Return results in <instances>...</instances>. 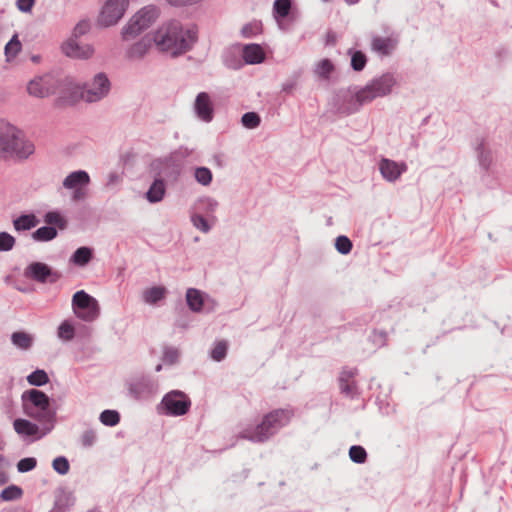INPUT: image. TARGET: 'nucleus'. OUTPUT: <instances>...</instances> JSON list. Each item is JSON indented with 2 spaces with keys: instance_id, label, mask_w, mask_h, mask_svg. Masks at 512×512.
Wrapping results in <instances>:
<instances>
[{
  "instance_id": "nucleus-1",
  "label": "nucleus",
  "mask_w": 512,
  "mask_h": 512,
  "mask_svg": "<svg viewBox=\"0 0 512 512\" xmlns=\"http://www.w3.org/2000/svg\"><path fill=\"white\" fill-rule=\"evenodd\" d=\"M153 40L159 50L177 55L189 50L196 42L197 29L191 26L184 30L179 22L171 21L156 31Z\"/></svg>"
},
{
  "instance_id": "nucleus-2",
  "label": "nucleus",
  "mask_w": 512,
  "mask_h": 512,
  "mask_svg": "<svg viewBox=\"0 0 512 512\" xmlns=\"http://www.w3.org/2000/svg\"><path fill=\"white\" fill-rule=\"evenodd\" d=\"M294 417V411L290 408L275 409L264 415L261 423L253 429H245L241 437L254 442H264L280 428L288 425Z\"/></svg>"
},
{
  "instance_id": "nucleus-3",
  "label": "nucleus",
  "mask_w": 512,
  "mask_h": 512,
  "mask_svg": "<svg viewBox=\"0 0 512 512\" xmlns=\"http://www.w3.org/2000/svg\"><path fill=\"white\" fill-rule=\"evenodd\" d=\"M33 152V145L25 142L21 132L10 124L0 126V158L15 154L26 157Z\"/></svg>"
},
{
  "instance_id": "nucleus-4",
  "label": "nucleus",
  "mask_w": 512,
  "mask_h": 512,
  "mask_svg": "<svg viewBox=\"0 0 512 512\" xmlns=\"http://www.w3.org/2000/svg\"><path fill=\"white\" fill-rule=\"evenodd\" d=\"M25 413L41 422H49L52 419L48 396L37 389L26 391L22 395Z\"/></svg>"
},
{
  "instance_id": "nucleus-5",
  "label": "nucleus",
  "mask_w": 512,
  "mask_h": 512,
  "mask_svg": "<svg viewBox=\"0 0 512 512\" xmlns=\"http://www.w3.org/2000/svg\"><path fill=\"white\" fill-rule=\"evenodd\" d=\"M159 9L156 6L148 5L135 13L122 29L123 40L135 38L145 29L149 28L158 18Z\"/></svg>"
},
{
  "instance_id": "nucleus-6",
  "label": "nucleus",
  "mask_w": 512,
  "mask_h": 512,
  "mask_svg": "<svg viewBox=\"0 0 512 512\" xmlns=\"http://www.w3.org/2000/svg\"><path fill=\"white\" fill-rule=\"evenodd\" d=\"M394 84V77L390 74H384L357 92L355 96L356 101L359 105H363L371 102L377 97H383L391 92Z\"/></svg>"
},
{
  "instance_id": "nucleus-7",
  "label": "nucleus",
  "mask_w": 512,
  "mask_h": 512,
  "mask_svg": "<svg viewBox=\"0 0 512 512\" xmlns=\"http://www.w3.org/2000/svg\"><path fill=\"white\" fill-rule=\"evenodd\" d=\"M72 308L75 315L84 321H93L99 315V304L97 300L84 290L77 291L73 295Z\"/></svg>"
},
{
  "instance_id": "nucleus-8",
  "label": "nucleus",
  "mask_w": 512,
  "mask_h": 512,
  "mask_svg": "<svg viewBox=\"0 0 512 512\" xmlns=\"http://www.w3.org/2000/svg\"><path fill=\"white\" fill-rule=\"evenodd\" d=\"M110 88L109 81L104 74L95 76L92 87L85 89L75 86V91L72 92L71 101L75 102L78 99H83L87 102H95L104 97Z\"/></svg>"
},
{
  "instance_id": "nucleus-9",
  "label": "nucleus",
  "mask_w": 512,
  "mask_h": 512,
  "mask_svg": "<svg viewBox=\"0 0 512 512\" xmlns=\"http://www.w3.org/2000/svg\"><path fill=\"white\" fill-rule=\"evenodd\" d=\"M129 0H106L98 17V23L103 27L117 24L123 17Z\"/></svg>"
},
{
  "instance_id": "nucleus-10",
  "label": "nucleus",
  "mask_w": 512,
  "mask_h": 512,
  "mask_svg": "<svg viewBox=\"0 0 512 512\" xmlns=\"http://www.w3.org/2000/svg\"><path fill=\"white\" fill-rule=\"evenodd\" d=\"M90 183V176L86 171L79 170L70 173L63 181L66 189L73 190L72 200L81 201L87 197V186Z\"/></svg>"
},
{
  "instance_id": "nucleus-11",
  "label": "nucleus",
  "mask_w": 512,
  "mask_h": 512,
  "mask_svg": "<svg viewBox=\"0 0 512 512\" xmlns=\"http://www.w3.org/2000/svg\"><path fill=\"white\" fill-rule=\"evenodd\" d=\"M162 404L168 414L175 416L186 414L191 406L189 398L181 391L167 393L162 400Z\"/></svg>"
},
{
  "instance_id": "nucleus-12",
  "label": "nucleus",
  "mask_w": 512,
  "mask_h": 512,
  "mask_svg": "<svg viewBox=\"0 0 512 512\" xmlns=\"http://www.w3.org/2000/svg\"><path fill=\"white\" fill-rule=\"evenodd\" d=\"M25 275L38 282H46L48 279L50 282H56L60 278V274L54 272L50 267L41 262L31 263L27 268Z\"/></svg>"
},
{
  "instance_id": "nucleus-13",
  "label": "nucleus",
  "mask_w": 512,
  "mask_h": 512,
  "mask_svg": "<svg viewBox=\"0 0 512 512\" xmlns=\"http://www.w3.org/2000/svg\"><path fill=\"white\" fill-rule=\"evenodd\" d=\"M29 95L44 98L54 93L52 78L49 76L37 77L32 79L27 85Z\"/></svg>"
},
{
  "instance_id": "nucleus-14",
  "label": "nucleus",
  "mask_w": 512,
  "mask_h": 512,
  "mask_svg": "<svg viewBox=\"0 0 512 512\" xmlns=\"http://www.w3.org/2000/svg\"><path fill=\"white\" fill-rule=\"evenodd\" d=\"M62 50L68 57L76 59H87L94 53V49L90 45H81L75 38L67 40L62 45Z\"/></svg>"
},
{
  "instance_id": "nucleus-15",
  "label": "nucleus",
  "mask_w": 512,
  "mask_h": 512,
  "mask_svg": "<svg viewBox=\"0 0 512 512\" xmlns=\"http://www.w3.org/2000/svg\"><path fill=\"white\" fill-rule=\"evenodd\" d=\"M379 169L386 180L395 181L406 171L407 167L404 163L399 164L389 159H382L379 164Z\"/></svg>"
},
{
  "instance_id": "nucleus-16",
  "label": "nucleus",
  "mask_w": 512,
  "mask_h": 512,
  "mask_svg": "<svg viewBox=\"0 0 512 512\" xmlns=\"http://www.w3.org/2000/svg\"><path fill=\"white\" fill-rule=\"evenodd\" d=\"M195 110L199 118L203 121L209 122L213 117V108L210 97L207 93L201 92L198 94L195 101Z\"/></svg>"
},
{
  "instance_id": "nucleus-17",
  "label": "nucleus",
  "mask_w": 512,
  "mask_h": 512,
  "mask_svg": "<svg viewBox=\"0 0 512 512\" xmlns=\"http://www.w3.org/2000/svg\"><path fill=\"white\" fill-rule=\"evenodd\" d=\"M243 58L248 64H258L264 60L265 53L260 45L248 44L243 48Z\"/></svg>"
},
{
  "instance_id": "nucleus-18",
  "label": "nucleus",
  "mask_w": 512,
  "mask_h": 512,
  "mask_svg": "<svg viewBox=\"0 0 512 512\" xmlns=\"http://www.w3.org/2000/svg\"><path fill=\"white\" fill-rule=\"evenodd\" d=\"M396 41L391 37H374L372 49L381 55H388L395 48Z\"/></svg>"
},
{
  "instance_id": "nucleus-19",
  "label": "nucleus",
  "mask_w": 512,
  "mask_h": 512,
  "mask_svg": "<svg viewBox=\"0 0 512 512\" xmlns=\"http://www.w3.org/2000/svg\"><path fill=\"white\" fill-rule=\"evenodd\" d=\"M14 430L19 435L34 436L38 433V426L26 419H16L13 423Z\"/></svg>"
},
{
  "instance_id": "nucleus-20",
  "label": "nucleus",
  "mask_w": 512,
  "mask_h": 512,
  "mask_svg": "<svg viewBox=\"0 0 512 512\" xmlns=\"http://www.w3.org/2000/svg\"><path fill=\"white\" fill-rule=\"evenodd\" d=\"M166 292L163 286H153L143 291V299L148 304H155L165 297Z\"/></svg>"
},
{
  "instance_id": "nucleus-21",
  "label": "nucleus",
  "mask_w": 512,
  "mask_h": 512,
  "mask_svg": "<svg viewBox=\"0 0 512 512\" xmlns=\"http://www.w3.org/2000/svg\"><path fill=\"white\" fill-rule=\"evenodd\" d=\"M186 301L192 311L199 312L203 307V296L197 289L189 288L187 290Z\"/></svg>"
},
{
  "instance_id": "nucleus-22",
  "label": "nucleus",
  "mask_w": 512,
  "mask_h": 512,
  "mask_svg": "<svg viewBox=\"0 0 512 512\" xmlns=\"http://www.w3.org/2000/svg\"><path fill=\"white\" fill-rule=\"evenodd\" d=\"M151 46V40L148 37H144L139 42L135 43L128 51L130 58H141L143 57Z\"/></svg>"
},
{
  "instance_id": "nucleus-23",
  "label": "nucleus",
  "mask_w": 512,
  "mask_h": 512,
  "mask_svg": "<svg viewBox=\"0 0 512 512\" xmlns=\"http://www.w3.org/2000/svg\"><path fill=\"white\" fill-rule=\"evenodd\" d=\"M165 193V185L162 180H155L147 192V199L152 202H158L162 200Z\"/></svg>"
},
{
  "instance_id": "nucleus-24",
  "label": "nucleus",
  "mask_w": 512,
  "mask_h": 512,
  "mask_svg": "<svg viewBox=\"0 0 512 512\" xmlns=\"http://www.w3.org/2000/svg\"><path fill=\"white\" fill-rule=\"evenodd\" d=\"M352 371H344L340 377V389L347 395H352L356 389Z\"/></svg>"
},
{
  "instance_id": "nucleus-25",
  "label": "nucleus",
  "mask_w": 512,
  "mask_h": 512,
  "mask_svg": "<svg viewBox=\"0 0 512 512\" xmlns=\"http://www.w3.org/2000/svg\"><path fill=\"white\" fill-rule=\"evenodd\" d=\"M38 223V220L33 214L29 215H22L14 220V228L17 231L21 230H29L31 228H34Z\"/></svg>"
},
{
  "instance_id": "nucleus-26",
  "label": "nucleus",
  "mask_w": 512,
  "mask_h": 512,
  "mask_svg": "<svg viewBox=\"0 0 512 512\" xmlns=\"http://www.w3.org/2000/svg\"><path fill=\"white\" fill-rule=\"evenodd\" d=\"M92 258V251L87 247L78 248L72 258L71 261L78 266L86 265Z\"/></svg>"
},
{
  "instance_id": "nucleus-27",
  "label": "nucleus",
  "mask_w": 512,
  "mask_h": 512,
  "mask_svg": "<svg viewBox=\"0 0 512 512\" xmlns=\"http://www.w3.org/2000/svg\"><path fill=\"white\" fill-rule=\"evenodd\" d=\"M21 50V42L18 35H14L5 46V56L7 61L14 59Z\"/></svg>"
},
{
  "instance_id": "nucleus-28",
  "label": "nucleus",
  "mask_w": 512,
  "mask_h": 512,
  "mask_svg": "<svg viewBox=\"0 0 512 512\" xmlns=\"http://www.w3.org/2000/svg\"><path fill=\"white\" fill-rule=\"evenodd\" d=\"M32 236L36 241H50L57 236V231L54 227L44 226L37 229Z\"/></svg>"
},
{
  "instance_id": "nucleus-29",
  "label": "nucleus",
  "mask_w": 512,
  "mask_h": 512,
  "mask_svg": "<svg viewBox=\"0 0 512 512\" xmlns=\"http://www.w3.org/2000/svg\"><path fill=\"white\" fill-rule=\"evenodd\" d=\"M22 489L16 485H10L2 490L0 497L3 501H12L22 496Z\"/></svg>"
},
{
  "instance_id": "nucleus-30",
  "label": "nucleus",
  "mask_w": 512,
  "mask_h": 512,
  "mask_svg": "<svg viewBox=\"0 0 512 512\" xmlns=\"http://www.w3.org/2000/svg\"><path fill=\"white\" fill-rule=\"evenodd\" d=\"M100 421L106 426H115L120 421V415L115 410H104L100 414Z\"/></svg>"
},
{
  "instance_id": "nucleus-31",
  "label": "nucleus",
  "mask_w": 512,
  "mask_h": 512,
  "mask_svg": "<svg viewBox=\"0 0 512 512\" xmlns=\"http://www.w3.org/2000/svg\"><path fill=\"white\" fill-rule=\"evenodd\" d=\"M29 384L34 386H42L48 383L49 378L44 370H36L27 377Z\"/></svg>"
},
{
  "instance_id": "nucleus-32",
  "label": "nucleus",
  "mask_w": 512,
  "mask_h": 512,
  "mask_svg": "<svg viewBox=\"0 0 512 512\" xmlns=\"http://www.w3.org/2000/svg\"><path fill=\"white\" fill-rule=\"evenodd\" d=\"M12 342L22 349H27L31 345L32 339L24 332H15L12 334Z\"/></svg>"
},
{
  "instance_id": "nucleus-33",
  "label": "nucleus",
  "mask_w": 512,
  "mask_h": 512,
  "mask_svg": "<svg viewBox=\"0 0 512 512\" xmlns=\"http://www.w3.org/2000/svg\"><path fill=\"white\" fill-rule=\"evenodd\" d=\"M242 125L248 129H254L260 124V117L255 112H247L241 118Z\"/></svg>"
},
{
  "instance_id": "nucleus-34",
  "label": "nucleus",
  "mask_w": 512,
  "mask_h": 512,
  "mask_svg": "<svg viewBox=\"0 0 512 512\" xmlns=\"http://www.w3.org/2000/svg\"><path fill=\"white\" fill-rule=\"evenodd\" d=\"M349 456L355 463H364L367 458V453L362 446L354 445L349 449Z\"/></svg>"
},
{
  "instance_id": "nucleus-35",
  "label": "nucleus",
  "mask_w": 512,
  "mask_h": 512,
  "mask_svg": "<svg viewBox=\"0 0 512 512\" xmlns=\"http://www.w3.org/2000/svg\"><path fill=\"white\" fill-rule=\"evenodd\" d=\"M45 222L49 225H56L60 229H64L66 226L65 219L62 217L60 213L55 211L48 212L45 215Z\"/></svg>"
},
{
  "instance_id": "nucleus-36",
  "label": "nucleus",
  "mask_w": 512,
  "mask_h": 512,
  "mask_svg": "<svg viewBox=\"0 0 512 512\" xmlns=\"http://www.w3.org/2000/svg\"><path fill=\"white\" fill-rule=\"evenodd\" d=\"M195 179L202 185H209L212 181V173L206 167H199L195 170Z\"/></svg>"
},
{
  "instance_id": "nucleus-37",
  "label": "nucleus",
  "mask_w": 512,
  "mask_h": 512,
  "mask_svg": "<svg viewBox=\"0 0 512 512\" xmlns=\"http://www.w3.org/2000/svg\"><path fill=\"white\" fill-rule=\"evenodd\" d=\"M335 247L341 254H348L352 249V242L346 236H339L336 238Z\"/></svg>"
},
{
  "instance_id": "nucleus-38",
  "label": "nucleus",
  "mask_w": 512,
  "mask_h": 512,
  "mask_svg": "<svg viewBox=\"0 0 512 512\" xmlns=\"http://www.w3.org/2000/svg\"><path fill=\"white\" fill-rule=\"evenodd\" d=\"M226 352H227V343L225 341H218L215 344V346L211 352V357L215 361H221L225 358Z\"/></svg>"
},
{
  "instance_id": "nucleus-39",
  "label": "nucleus",
  "mask_w": 512,
  "mask_h": 512,
  "mask_svg": "<svg viewBox=\"0 0 512 512\" xmlns=\"http://www.w3.org/2000/svg\"><path fill=\"white\" fill-rule=\"evenodd\" d=\"M367 59L364 53L356 51L351 58V66L355 71H361L366 65Z\"/></svg>"
},
{
  "instance_id": "nucleus-40",
  "label": "nucleus",
  "mask_w": 512,
  "mask_h": 512,
  "mask_svg": "<svg viewBox=\"0 0 512 512\" xmlns=\"http://www.w3.org/2000/svg\"><path fill=\"white\" fill-rule=\"evenodd\" d=\"M53 469L61 475L68 473L70 465L65 457H57L52 462Z\"/></svg>"
},
{
  "instance_id": "nucleus-41",
  "label": "nucleus",
  "mask_w": 512,
  "mask_h": 512,
  "mask_svg": "<svg viewBox=\"0 0 512 512\" xmlns=\"http://www.w3.org/2000/svg\"><path fill=\"white\" fill-rule=\"evenodd\" d=\"M291 8L290 0H276L274 3V10L280 17H286Z\"/></svg>"
},
{
  "instance_id": "nucleus-42",
  "label": "nucleus",
  "mask_w": 512,
  "mask_h": 512,
  "mask_svg": "<svg viewBox=\"0 0 512 512\" xmlns=\"http://www.w3.org/2000/svg\"><path fill=\"white\" fill-rule=\"evenodd\" d=\"M58 336L64 340H71L74 337V327L67 321L58 328Z\"/></svg>"
},
{
  "instance_id": "nucleus-43",
  "label": "nucleus",
  "mask_w": 512,
  "mask_h": 512,
  "mask_svg": "<svg viewBox=\"0 0 512 512\" xmlns=\"http://www.w3.org/2000/svg\"><path fill=\"white\" fill-rule=\"evenodd\" d=\"M15 244V238L6 232L0 233V251H9Z\"/></svg>"
},
{
  "instance_id": "nucleus-44",
  "label": "nucleus",
  "mask_w": 512,
  "mask_h": 512,
  "mask_svg": "<svg viewBox=\"0 0 512 512\" xmlns=\"http://www.w3.org/2000/svg\"><path fill=\"white\" fill-rule=\"evenodd\" d=\"M37 461L35 458H23L17 464V469L20 472H28L36 467Z\"/></svg>"
},
{
  "instance_id": "nucleus-45",
  "label": "nucleus",
  "mask_w": 512,
  "mask_h": 512,
  "mask_svg": "<svg viewBox=\"0 0 512 512\" xmlns=\"http://www.w3.org/2000/svg\"><path fill=\"white\" fill-rule=\"evenodd\" d=\"M333 70V65L328 59L321 60L317 65V73L327 77Z\"/></svg>"
},
{
  "instance_id": "nucleus-46",
  "label": "nucleus",
  "mask_w": 512,
  "mask_h": 512,
  "mask_svg": "<svg viewBox=\"0 0 512 512\" xmlns=\"http://www.w3.org/2000/svg\"><path fill=\"white\" fill-rule=\"evenodd\" d=\"M261 30L260 23H249L242 28V35L244 37H252L258 34Z\"/></svg>"
},
{
  "instance_id": "nucleus-47",
  "label": "nucleus",
  "mask_w": 512,
  "mask_h": 512,
  "mask_svg": "<svg viewBox=\"0 0 512 512\" xmlns=\"http://www.w3.org/2000/svg\"><path fill=\"white\" fill-rule=\"evenodd\" d=\"M96 434L92 430H87L81 435V443L84 447H90L95 443Z\"/></svg>"
},
{
  "instance_id": "nucleus-48",
  "label": "nucleus",
  "mask_w": 512,
  "mask_h": 512,
  "mask_svg": "<svg viewBox=\"0 0 512 512\" xmlns=\"http://www.w3.org/2000/svg\"><path fill=\"white\" fill-rule=\"evenodd\" d=\"M192 222H193L194 226L197 227L198 229H200L201 231L208 232L209 225L203 216H201V215L193 216Z\"/></svg>"
},
{
  "instance_id": "nucleus-49",
  "label": "nucleus",
  "mask_w": 512,
  "mask_h": 512,
  "mask_svg": "<svg viewBox=\"0 0 512 512\" xmlns=\"http://www.w3.org/2000/svg\"><path fill=\"white\" fill-rule=\"evenodd\" d=\"M178 358V351L175 349H167L164 352L163 360L167 364H173Z\"/></svg>"
},
{
  "instance_id": "nucleus-50",
  "label": "nucleus",
  "mask_w": 512,
  "mask_h": 512,
  "mask_svg": "<svg viewBox=\"0 0 512 512\" xmlns=\"http://www.w3.org/2000/svg\"><path fill=\"white\" fill-rule=\"evenodd\" d=\"M35 0H17V8L22 12H30Z\"/></svg>"
},
{
  "instance_id": "nucleus-51",
  "label": "nucleus",
  "mask_w": 512,
  "mask_h": 512,
  "mask_svg": "<svg viewBox=\"0 0 512 512\" xmlns=\"http://www.w3.org/2000/svg\"><path fill=\"white\" fill-rule=\"evenodd\" d=\"M89 30V23L86 21L80 22L74 28V35H83Z\"/></svg>"
},
{
  "instance_id": "nucleus-52",
  "label": "nucleus",
  "mask_w": 512,
  "mask_h": 512,
  "mask_svg": "<svg viewBox=\"0 0 512 512\" xmlns=\"http://www.w3.org/2000/svg\"><path fill=\"white\" fill-rule=\"evenodd\" d=\"M7 481V476L4 473H0V484H4Z\"/></svg>"
},
{
  "instance_id": "nucleus-53",
  "label": "nucleus",
  "mask_w": 512,
  "mask_h": 512,
  "mask_svg": "<svg viewBox=\"0 0 512 512\" xmlns=\"http://www.w3.org/2000/svg\"><path fill=\"white\" fill-rule=\"evenodd\" d=\"M345 2L349 5H353L359 2V0H345Z\"/></svg>"
},
{
  "instance_id": "nucleus-54",
  "label": "nucleus",
  "mask_w": 512,
  "mask_h": 512,
  "mask_svg": "<svg viewBox=\"0 0 512 512\" xmlns=\"http://www.w3.org/2000/svg\"><path fill=\"white\" fill-rule=\"evenodd\" d=\"M160 370H161V365H158V366L156 367V371H160Z\"/></svg>"
}]
</instances>
